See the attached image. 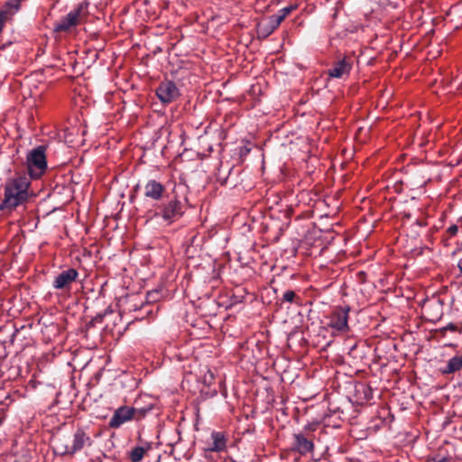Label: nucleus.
I'll use <instances>...</instances> for the list:
<instances>
[{
	"label": "nucleus",
	"mask_w": 462,
	"mask_h": 462,
	"mask_svg": "<svg viewBox=\"0 0 462 462\" xmlns=\"http://www.w3.org/2000/svg\"><path fill=\"white\" fill-rule=\"evenodd\" d=\"M30 179L26 175L15 174L5 185V197L0 210L12 212L24 204L30 197Z\"/></svg>",
	"instance_id": "f257e3e1"
},
{
	"label": "nucleus",
	"mask_w": 462,
	"mask_h": 462,
	"mask_svg": "<svg viewBox=\"0 0 462 462\" xmlns=\"http://www.w3.org/2000/svg\"><path fill=\"white\" fill-rule=\"evenodd\" d=\"M88 14V4L85 2L80 3L66 16L55 23L53 31L55 32H67L77 25L84 23Z\"/></svg>",
	"instance_id": "f03ea898"
},
{
	"label": "nucleus",
	"mask_w": 462,
	"mask_h": 462,
	"mask_svg": "<svg viewBox=\"0 0 462 462\" xmlns=\"http://www.w3.org/2000/svg\"><path fill=\"white\" fill-rule=\"evenodd\" d=\"M46 148L43 145L31 150L26 156L27 171L31 179H40L47 170Z\"/></svg>",
	"instance_id": "7ed1b4c3"
},
{
	"label": "nucleus",
	"mask_w": 462,
	"mask_h": 462,
	"mask_svg": "<svg viewBox=\"0 0 462 462\" xmlns=\"http://www.w3.org/2000/svg\"><path fill=\"white\" fill-rule=\"evenodd\" d=\"M91 439L87 432L79 428L75 430L70 439L59 440L58 448L60 449L61 454L74 455L80 451L84 447L91 445Z\"/></svg>",
	"instance_id": "20e7f679"
},
{
	"label": "nucleus",
	"mask_w": 462,
	"mask_h": 462,
	"mask_svg": "<svg viewBox=\"0 0 462 462\" xmlns=\"http://www.w3.org/2000/svg\"><path fill=\"white\" fill-rule=\"evenodd\" d=\"M182 214V204L177 198L162 204L155 212L156 217H162L168 224H171L180 218Z\"/></svg>",
	"instance_id": "39448f33"
},
{
	"label": "nucleus",
	"mask_w": 462,
	"mask_h": 462,
	"mask_svg": "<svg viewBox=\"0 0 462 462\" xmlns=\"http://www.w3.org/2000/svg\"><path fill=\"white\" fill-rule=\"evenodd\" d=\"M180 95V93L176 84L171 80L161 82L156 89V96L165 105L175 101Z\"/></svg>",
	"instance_id": "423d86ee"
},
{
	"label": "nucleus",
	"mask_w": 462,
	"mask_h": 462,
	"mask_svg": "<svg viewBox=\"0 0 462 462\" xmlns=\"http://www.w3.org/2000/svg\"><path fill=\"white\" fill-rule=\"evenodd\" d=\"M348 308H336L329 316L328 326L339 332L348 330Z\"/></svg>",
	"instance_id": "0eeeda50"
},
{
	"label": "nucleus",
	"mask_w": 462,
	"mask_h": 462,
	"mask_svg": "<svg viewBox=\"0 0 462 462\" xmlns=\"http://www.w3.org/2000/svg\"><path fill=\"white\" fill-rule=\"evenodd\" d=\"M134 407L121 406L117 408L109 420V427L112 429H118L124 423L134 420Z\"/></svg>",
	"instance_id": "6e6552de"
},
{
	"label": "nucleus",
	"mask_w": 462,
	"mask_h": 462,
	"mask_svg": "<svg viewBox=\"0 0 462 462\" xmlns=\"http://www.w3.org/2000/svg\"><path fill=\"white\" fill-rule=\"evenodd\" d=\"M227 448V436L222 431H212L210 439L206 442V451L224 452Z\"/></svg>",
	"instance_id": "1a4fd4ad"
},
{
	"label": "nucleus",
	"mask_w": 462,
	"mask_h": 462,
	"mask_svg": "<svg viewBox=\"0 0 462 462\" xmlns=\"http://www.w3.org/2000/svg\"><path fill=\"white\" fill-rule=\"evenodd\" d=\"M78 276L79 273L76 269H67L56 276L53 281V287L58 290H69Z\"/></svg>",
	"instance_id": "9d476101"
},
{
	"label": "nucleus",
	"mask_w": 462,
	"mask_h": 462,
	"mask_svg": "<svg viewBox=\"0 0 462 462\" xmlns=\"http://www.w3.org/2000/svg\"><path fill=\"white\" fill-rule=\"evenodd\" d=\"M351 69V62L343 59L334 63L332 68L328 70V75L333 79H343L349 75Z\"/></svg>",
	"instance_id": "9b49d317"
},
{
	"label": "nucleus",
	"mask_w": 462,
	"mask_h": 462,
	"mask_svg": "<svg viewBox=\"0 0 462 462\" xmlns=\"http://www.w3.org/2000/svg\"><path fill=\"white\" fill-rule=\"evenodd\" d=\"M294 448L300 454L305 455L313 451L314 443L311 439L308 438L303 433H297L294 435Z\"/></svg>",
	"instance_id": "f8f14e48"
},
{
	"label": "nucleus",
	"mask_w": 462,
	"mask_h": 462,
	"mask_svg": "<svg viewBox=\"0 0 462 462\" xmlns=\"http://www.w3.org/2000/svg\"><path fill=\"white\" fill-rule=\"evenodd\" d=\"M282 23V21L276 14L271 15L264 22L258 24V32L262 36L267 37L273 33Z\"/></svg>",
	"instance_id": "ddd939ff"
},
{
	"label": "nucleus",
	"mask_w": 462,
	"mask_h": 462,
	"mask_svg": "<svg viewBox=\"0 0 462 462\" xmlns=\"http://www.w3.org/2000/svg\"><path fill=\"white\" fill-rule=\"evenodd\" d=\"M164 191L165 187L162 183L154 180H149L144 186L145 197L155 200L161 199L162 198Z\"/></svg>",
	"instance_id": "4468645a"
},
{
	"label": "nucleus",
	"mask_w": 462,
	"mask_h": 462,
	"mask_svg": "<svg viewBox=\"0 0 462 462\" xmlns=\"http://www.w3.org/2000/svg\"><path fill=\"white\" fill-rule=\"evenodd\" d=\"M152 448L151 443H145L144 446H137L131 449L129 452V458L132 462H140L144 457L145 454Z\"/></svg>",
	"instance_id": "2eb2a0df"
},
{
	"label": "nucleus",
	"mask_w": 462,
	"mask_h": 462,
	"mask_svg": "<svg viewBox=\"0 0 462 462\" xmlns=\"http://www.w3.org/2000/svg\"><path fill=\"white\" fill-rule=\"evenodd\" d=\"M462 368V356H455L450 358L447 364L446 368L444 369V374H453L461 370Z\"/></svg>",
	"instance_id": "dca6fc26"
},
{
	"label": "nucleus",
	"mask_w": 462,
	"mask_h": 462,
	"mask_svg": "<svg viewBox=\"0 0 462 462\" xmlns=\"http://www.w3.org/2000/svg\"><path fill=\"white\" fill-rule=\"evenodd\" d=\"M297 9V5H289V6H286L284 8H282L281 10L278 11L277 14H275L282 22L283 20L294 10Z\"/></svg>",
	"instance_id": "f3484780"
},
{
	"label": "nucleus",
	"mask_w": 462,
	"mask_h": 462,
	"mask_svg": "<svg viewBox=\"0 0 462 462\" xmlns=\"http://www.w3.org/2000/svg\"><path fill=\"white\" fill-rule=\"evenodd\" d=\"M152 406L149 405L145 408H135L134 407V420H141L143 419L151 410H152Z\"/></svg>",
	"instance_id": "a211bd4d"
},
{
	"label": "nucleus",
	"mask_w": 462,
	"mask_h": 462,
	"mask_svg": "<svg viewBox=\"0 0 462 462\" xmlns=\"http://www.w3.org/2000/svg\"><path fill=\"white\" fill-rule=\"evenodd\" d=\"M296 298V294L293 291H286L283 293L282 300L287 302H293L294 299Z\"/></svg>",
	"instance_id": "6ab92c4d"
},
{
	"label": "nucleus",
	"mask_w": 462,
	"mask_h": 462,
	"mask_svg": "<svg viewBox=\"0 0 462 462\" xmlns=\"http://www.w3.org/2000/svg\"><path fill=\"white\" fill-rule=\"evenodd\" d=\"M6 7L10 11L16 12L20 7V3L18 2V0H8L6 2Z\"/></svg>",
	"instance_id": "aec40b11"
},
{
	"label": "nucleus",
	"mask_w": 462,
	"mask_h": 462,
	"mask_svg": "<svg viewBox=\"0 0 462 462\" xmlns=\"http://www.w3.org/2000/svg\"><path fill=\"white\" fill-rule=\"evenodd\" d=\"M7 19V14L6 12H1L0 13V32H2L5 23Z\"/></svg>",
	"instance_id": "412c9836"
},
{
	"label": "nucleus",
	"mask_w": 462,
	"mask_h": 462,
	"mask_svg": "<svg viewBox=\"0 0 462 462\" xmlns=\"http://www.w3.org/2000/svg\"><path fill=\"white\" fill-rule=\"evenodd\" d=\"M445 330H450V331H459L461 332L460 329H458L457 326L455 325L454 323H448L445 328H444Z\"/></svg>",
	"instance_id": "4be33fe9"
},
{
	"label": "nucleus",
	"mask_w": 462,
	"mask_h": 462,
	"mask_svg": "<svg viewBox=\"0 0 462 462\" xmlns=\"http://www.w3.org/2000/svg\"><path fill=\"white\" fill-rule=\"evenodd\" d=\"M458 228L457 226L453 225L451 226L448 227V232L451 235V236H454L457 234Z\"/></svg>",
	"instance_id": "5701e85b"
},
{
	"label": "nucleus",
	"mask_w": 462,
	"mask_h": 462,
	"mask_svg": "<svg viewBox=\"0 0 462 462\" xmlns=\"http://www.w3.org/2000/svg\"><path fill=\"white\" fill-rule=\"evenodd\" d=\"M434 462H449V459L445 457H437L433 458Z\"/></svg>",
	"instance_id": "b1692460"
},
{
	"label": "nucleus",
	"mask_w": 462,
	"mask_h": 462,
	"mask_svg": "<svg viewBox=\"0 0 462 462\" xmlns=\"http://www.w3.org/2000/svg\"><path fill=\"white\" fill-rule=\"evenodd\" d=\"M457 268L459 269L460 273H462V258L459 259L457 262Z\"/></svg>",
	"instance_id": "393cba45"
},
{
	"label": "nucleus",
	"mask_w": 462,
	"mask_h": 462,
	"mask_svg": "<svg viewBox=\"0 0 462 462\" xmlns=\"http://www.w3.org/2000/svg\"><path fill=\"white\" fill-rule=\"evenodd\" d=\"M22 1H23V0H18V2H19L20 4H21V2H22Z\"/></svg>",
	"instance_id": "a878e982"
}]
</instances>
